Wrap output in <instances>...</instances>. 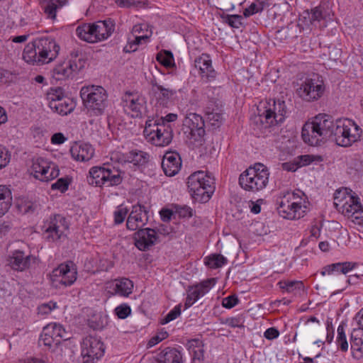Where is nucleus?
<instances>
[{
  "label": "nucleus",
  "mask_w": 363,
  "mask_h": 363,
  "mask_svg": "<svg viewBox=\"0 0 363 363\" xmlns=\"http://www.w3.org/2000/svg\"><path fill=\"white\" fill-rule=\"evenodd\" d=\"M260 13L257 7L256 6V4L253 2L247 8H246L243 11V16L245 18L250 17V16H252L255 13Z\"/></svg>",
  "instance_id": "nucleus-62"
},
{
  "label": "nucleus",
  "mask_w": 363,
  "mask_h": 363,
  "mask_svg": "<svg viewBox=\"0 0 363 363\" xmlns=\"http://www.w3.org/2000/svg\"><path fill=\"white\" fill-rule=\"evenodd\" d=\"M299 196L294 192H287L279 203L277 211L280 216L286 219H299L304 216L306 206H302L298 199Z\"/></svg>",
  "instance_id": "nucleus-14"
},
{
  "label": "nucleus",
  "mask_w": 363,
  "mask_h": 363,
  "mask_svg": "<svg viewBox=\"0 0 363 363\" xmlns=\"http://www.w3.org/2000/svg\"><path fill=\"white\" fill-rule=\"evenodd\" d=\"M296 158V161L300 165V167L308 165L313 162H320L323 160L321 156L318 155H303L298 156Z\"/></svg>",
  "instance_id": "nucleus-44"
},
{
  "label": "nucleus",
  "mask_w": 363,
  "mask_h": 363,
  "mask_svg": "<svg viewBox=\"0 0 363 363\" xmlns=\"http://www.w3.org/2000/svg\"><path fill=\"white\" fill-rule=\"evenodd\" d=\"M113 23L111 21H98L92 23H83L77 27L76 35L89 43L104 41L111 35Z\"/></svg>",
  "instance_id": "nucleus-8"
},
{
  "label": "nucleus",
  "mask_w": 363,
  "mask_h": 363,
  "mask_svg": "<svg viewBox=\"0 0 363 363\" xmlns=\"http://www.w3.org/2000/svg\"><path fill=\"white\" fill-rule=\"evenodd\" d=\"M324 91L322 82L315 79L306 78L298 84L296 94L306 101H316L321 97Z\"/></svg>",
  "instance_id": "nucleus-19"
},
{
  "label": "nucleus",
  "mask_w": 363,
  "mask_h": 363,
  "mask_svg": "<svg viewBox=\"0 0 363 363\" xmlns=\"http://www.w3.org/2000/svg\"><path fill=\"white\" fill-rule=\"evenodd\" d=\"M16 207L20 213L27 214L34 211L35 205L28 199L20 197L16 201Z\"/></svg>",
  "instance_id": "nucleus-38"
},
{
  "label": "nucleus",
  "mask_w": 363,
  "mask_h": 363,
  "mask_svg": "<svg viewBox=\"0 0 363 363\" xmlns=\"http://www.w3.org/2000/svg\"><path fill=\"white\" fill-rule=\"evenodd\" d=\"M123 110L133 118L141 117L144 108V99L137 94L126 92L121 99Z\"/></svg>",
  "instance_id": "nucleus-21"
},
{
  "label": "nucleus",
  "mask_w": 363,
  "mask_h": 363,
  "mask_svg": "<svg viewBox=\"0 0 363 363\" xmlns=\"http://www.w3.org/2000/svg\"><path fill=\"white\" fill-rule=\"evenodd\" d=\"M44 228L46 238L52 241H57L64 235L67 226L63 218L57 216L47 221Z\"/></svg>",
  "instance_id": "nucleus-23"
},
{
  "label": "nucleus",
  "mask_w": 363,
  "mask_h": 363,
  "mask_svg": "<svg viewBox=\"0 0 363 363\" xmlns=\"http://www.w3.org/2000/svg\"><path fill=\"white\" fill-rule=\"evenodd\" d=\"M131 308L128 303H121L115 308V315L120 319H125L131 314Z\"/></svg>",
  "instance_id": "nucleus-46"
},
{
  "label": "nucleus",
  "mask_w": 363,
  "mask_h": 363,
  "mask_svg": "<svg viewBox=\"0 0 363 363\" xmlns=\"http://www.w3.org/2000/svg\"><path fill=\"white\" fill-rule=\"evenodd\" d=\"M68 140V138L62 133H55L50 138V143L54 145H60L65 143Z\"/></svg>",
  "instance_id": "nucleus-53"
},
{
  "label": "nucleus",
  "mask_w": 363,
  "mask_h": 363,
  "mask_svg": "<svg viewBox=\"0 0 363 363\" xmlns=\"http://www.w3.org/2000/svg\"><path fill=\"white\" fill-rule=\"evenodd\" d=\"M362 340L361 338L351 337V349L353 351L360 352Z\"/></svg>",
  "instance_id": "nucleus-64"
},
{
  "label": "nucleus",
  "mask_w": 363,
  "mask_h": 363,
  "mask_svg": "<svg viewBox=\"0 0 363 363\" xmlns=\"http://www.w3.org/2000/svg\"><path fill=\"white\" fill-rule=\"evenodd\" d=\"M89 325L94 330L103 328L107 323V318L100 313H95L88 320Z\"/></svg>",
  "instance_id": "nucleus-42"
},
{
  "label": "nucleus",
  "mask_w": 363,
  "mask_h": 363,
  "mask_svg": "<svg viewBox=\"0 0 363 363\" xmlns=\"http://www.w3.org/2000/svg\"><path fill=\"white\" fill-rule=\"evenodd\" d=\"M177 213L181 218H190L193 216L192 209L187 206L177 207Z\"/></svg>",
  "instance_id": "nucleus-57"
},
{
  "label": "nucleus",
  "mask_w": 363,
  "mask_h": 363,
  "mask_svg": "<svg viewBox=\"0 0 363 363\" xmlns=\"http://www.w3.org/2000/svg\"><path fill=\"white\" fill-rule=\"evenodd\" d=\"M28 172L35 179L48 183L60 175V169L51 160L38 156L31 160Z\"/></svg>",
  "instance_id": "nucleus-10"
},
{
  "label": "nucleus",
  "mask_w": 363,
  "mask_h": 363,
  "mask_svg": "<svg viewBox=\"0 0 363 363\" xmlns=\"http://www.w3.org/2000/svg\"><path fill=\"white\" fill-rule=\"evenodd\" d=\"M329 128L331 137L329 139L335 140L336 144L342 147H349L357 141L362 135V128L352 120L345 118L334 122Z\"/></svg>",
  "instance_id": "nucleus-5"
},
{
  "label": "nucleus",
  "mask_w": 363,
  "mask_h": 363,
  "mask_svg": "<svg viewBox=\"0 0 363 363\" xmlns=\"http://www.w3.org/2000/svg\"><path fill=\"white\" fill-rule=\"evenodd\" d=\"M49 108L55 113L66 116L74 111L76 104L73 99L65 96L62 89H50L47 94Z\"/></svg>",
  "instance_id": "nucleus-15"
},
{
  "label": "nucleus",
  "mask_w": 363,
  "mask_h": 363,
  "mask_svg": "<svg viewBox=\"0 0 363 363\" xmlns=\"http://www.w3.org/2000/svg\"><path fill=\"white\" fill-rule=\"evenodd\" d=\"M168 337V333L166 331H162L158 333L157 335L152 337L148 343L147 345L151 347L155 346V345L158 344L162 340L166 339Z\"/></svg>",
  "instance_id": "nucleus-55"
},
{
  "label": "nucleus",
  "mask_w": 363,
  "mask_h": 363,
  "mask_svg": "<svg viewBox=\"0 0 363 363\" xmlns=\"http://www.w3.org/2000/svg\"><path fill=\"white\" fill-rule=\"evenodd\" d=\"M10 161V155L4 147H0V169L5 167Z\"/></svg>",
  "instance_id": "nucleus-56"
},
{
  "label": "nucleus",
  "mask_w": 363,
  "mask_h": 363,
  "mask_svg": "<svg viewBox=\"0 0 363 363\" xmlns=\"http://www.w3.org/2000/svg\"><path fill=\"white\" fill-rule=\"evenodd\" d=\"M32 135L36 140H42L45 138L46 133L45 130L42 127H34L32 130Z\"/></svg>",
  "instance_id": "nucleus-59"
},
{
  "label": "nucleus",
  "mask_w": 363,
  "mask_h": 363,
  "mask_svg": "<svg viewBox=\"0 0 363 363\" xmlns=\"http://www.w3.org/2000/svg\"><path fill=\"white\" fill-rule=\"evenodd\" d=\"M45 327H50V329H52L51 332V335L55 340V342L59 345L62 340H67L69 337L67 336V333L63 326L57 323H50L48 324Z\"/></svg>",
  "instance_id": "nucleus-36"
},
{
  "label": "nucleus",
  "mask_w": 363,
  "mask_h": 363,
  "mask_svg": "<svg viewBox=\"0 0 363 363\" xmlns=\"http://www.w3.org/2000/svg\"><path fill=\"white\" fill-rule=\"evenodd\" d=\"M267 104L268 106H263V111L258 108V116L255 118V122H260L264 128L282 123L286 113L285 101L278 99L272 100V104Z\"/></svg>",
  "instance_id": "nucleus-12"
},
{
  "label": "nucleus",
  "mask_w": 363,
  "mask_h": 363,
  "mask_svg": "<svg viewBox=\"0 0 363 363\" xmlns=\"http://www.w3.org/2000/svg\"><path fill=\"white\" fill-rule=\"evenodd\" d=\"M72 157L78 162H87L94 155V147L89 143H75L70 148Z\"/></svg>",
  "instance_id": "nucleus-27"
},
{
  "label": "nucleus",
  "mask_w": 363,
  "mask_h": 363,
  "mask_svg": "<svg viewBox=\"0 0 363 363\" xmlns=\"http://www.w3.org/2000/svg\"><path fill=\"white\" fill-rule=\"evenodd\" d=\"M12 200L11 189L5 185H0V217L9 211L12 205Z\"/></svg>",
  "instance_id": "nucleus-31"
},
{
  "label": "nucleus",
  "mask_w": 363,
  "mask_h": 363,
  "mask_svg": "<svg viewBox=\"0 0 363 363\" xmlns=\"http://www.w3.org/2000/svg\"><path fill=\"white\" fill-rule=\"evenodd\" d=\"M177 91L174 89L159 87V89L153 93L156 99V105L160 107H167L172 101L173 96Z\"/></svg>",
  "instance_id": "nucleus-30"
},
{
  "label": "nucleus",
  "mask_w": 363,
  "mask_h": 363,
  "mask_svg": "<svg viewBox=\"0 0 363 363\" xmlns=\"http://www.w3.org/2000/svg\"><path fill=\"white\" fill-rule=\"evenodd\" d=\"M133 283L128 278L115 279V295L128 297L132 294Z\"/></svg>",
  "instance_id": "nucleus-32"
},
{
  "label": "nucleus",
  "mask_w": 363,
  "mask_h": 363,
  "mask_svg": "<svg viewBox=\"0 0 363 363\" xmlns=\"http://www.w3.org/2000/svg\"><path fill=\"white\" fill-rule=\"evenodd\" d=\"M223 18L224 22L234 28H239L242 24L241 21L242 17L240 15H226Z\"/></svg>",
  "instance_id": "nucleus-48"
},
{
  "label": "nucleus",
  "mask_w": 363,
  "mask_h": 363,
  "mask_svg": "<svg viewBox=\"0 0 363 363\" xmlns=\"http://www.w3.org/2000/svg\"><path fill=\"white\" fill-rule=\"evenodd\" d=\"M195 66L199 69L202 77H206L209 81L215 79L216 72L212 67L209 55L203 54L196 58Z\"/></svg>",
  "instance_id": "nucleus-28"
},
{
  "label": "nucleus",
  "mask_w": 363,
  "mask_h": 363,
  "mask_svg": "<svg viewBox=\"0 0 363 363\" xmlns=\"http://www.w3.org/2000/svg\"><path fill=\"white\" fill-rule=\"evenodd\" d=\"M358 266L357 262H343L325 266L320 272L321 275L332 274L335 272L346 274Z\"/></svg>",
  "instance_id": "nucleus-29"
},
{
  "label": "nucleus",
  "mask_w": 363,
  "mask_h": 363,
  "mask_svg": "<svg viewBox=\"0 0 363 363\" xmlns=\"http://www.w3.org/2000/svg\"><path fill=\"white\" fill-rule=\"evenodd\" d=\"M227 262V259L221 255H211L206 258L205 264L210 268L221 267Z\"/></svg>",
  "instance_id": "nucleus-39"
},
{
  "label": "nucleus",
  "mask_w": 363,
  "mask_h": 363,
  "mask_svg": "<svg viewBox=\"0 0 363 363\" xmlns=\"http://www.w3.org/2000/svg\"><path fill=\"white\" fill-rule=\"evenodd\" d=\"M60 49V45L54 38H38L26 45L23 59L30 65L48 64L56 59Z\"/></svg>",
  "instance_id": "nucleus-1"
},
{
  "label": "nucleus",
  "mask_w": 363,
  "mask_h": 363,
  "mask_svg": "<svg viewBox=\"0 0 363 363\" xmlns=\"http://www.w3.org/2000/svg\"><path fill=\"white\" fill-rule=\"evenodd\" d=\"M334 205L345 216L359 225H363V208L359 198L352 195L347 188L338 189L334 194Z\"/></svg>",
  "instance_id": "nucleus-3"
},
{
  "label": "nucleus",
  "mask_w": 363,
  "mask_h": 363,
  "mask_svg": "<svg viewBox=\"0 0 363 363\" xmlns=\"http://www.w3.org/2000/svg\"><path fill=\"white\" fill-rule=\"evenodd\" d=\"M127 228L130 230H135L136 229L143 227L138 220H135L134 216L129 215L126 222Z\"/></svg>",
  "instance_id": "nucleus-60"
},
{
  "label": "nucleus",
  "mask_w": 363,
  "mask_h": 363,
  "mask_svg": "<svg viewBox=\"0 0 363 363\" xmlns=\"http://www.w3.org/2000/svg\"><path fill=\"white\" fill-rule=\"evenodd\" d=\"M279 285L281 289H286L287 292H292L295 289L300 290L303 288V283L297 281H279Z\"/></svg>",
  "instance_id": "nucleus-47"
},
{
  "label": "nucleus",
  "mask_w": 363,
  "mask_h": 363,
  "mask_svg": "<svg viewBox=\"0 0 363 363\" xmlns=\"http://www.w3.org/2000/svg\"><path fill=\"white\" fill-rule=\"evenodd\" d=\"M66 4L67 0H48L43 6V10L47 18L55 21L57 11Z\"/></svg>",
  "instance_id": "nucleus-33"
},
{
  "label": "nucleus",
  "mask_w": 363,
  "mask_h": 363,
  "mask_svg": "<svg viewBox=\"0 0 363 363\" xmlns=\"http://www.w3.org/2000/svg\"><path fill=\"white\" fill-rule=\"evenodd\" d=\"M77 275L74 264L68 262L55 268L50 275V280L54 287L62 288L73 284L77 279Z\"/></svg>",
  "instance_id": "nucleus-16"
},
{
  "label": "nucleus",
  "mask_w": 363,
  "mask_h": 363,
  "mask_svg": "<svg viewBox=\"0 0 363 363\" xmlns=\"http://www.w3.org/2000/svg\"><path fill=\"white\" fill-rule=\"evenodd\" d=\"M239 303V299L235 295L228 296L222 301V305L225 308H232Z\"/></svg>",
  "instance_id": "nucleus-54"
},
{
  "label": "nucleus",
  "mask_w": 363,
  "mask_h": 363,
  "mask_svg": "<svg viewBox=\"0 0 363 363\" xmlns=\"http://www.w3.org/2000/svg\"><path fill=\"white\" fill-rule=\"evenodd\" d=\"M281 166L283 169L287 172H295L300 168V165H298L296 158H294L293 161L282 163Z\"/></svg>",
  "instance_id": "nucleus-58"
},
{
  "label": "nucleus",
  "mask_w": 363,
  "mask_h": 363,
  "mask_svg": "<svg viewBox=\"0 0 363 363\" xmlns=\"http://www.w3.org/2000/svg\"><path fill=\"white\" fill-rule=\"evenodd\" d=\"M196 343V348L193 349L192 363H203L204 350L203 345H200L202 342L199 340H193L191 341V347L194 346L193 343Z\"/></svg>",
  "instance_id": "nucleus-41"
},
{
  "label": "nucleus",
  "mask_w": 363,
  "mask_h": 363,
  "mask_svg": "<svg viewBox=\"0 0 363 363\" xmlns=\"http://www.w3.org/2000/svg\"><path fill=\"white\" fill-rule=\"evenodd\" d=\"M206 115L207 120L211 126L218 128L221 125L223 117L218 105H216L215 107H211L210 106H207Z\"/></svg>",
  "instance_id": "nucleus-35"
},
{
  "label": "nucleus",
  "mask_w": 363,
  "mask_h": 363,
  "mask_svg": "<svg viewBox=\"0 0 363 363\" xmlns=\"http://www.w3.org/2000/svg\"><path fill=\"white\" fill-rule=\"evenodd\" d=\"M279 330L274 327L267 329L265 330V332L264 333V337L266 339L270 340L277 338L279 337Z\"/></svg>",
  "instance_id": "nucleus-61"
},
{
  "label": "nucleus",
  "mask_w": 363,
  "mask_h": 363,
  "mask_svg": "<svg viewBox=\"0 0 363 363\" xmlns=\"http://www.w3.org/2000/svg\"><path fill=\"white\" fill-rule=\"evenodd\" d=\"M332 119L327 115H319L311 122L306 123L301 130L303 140L311 146L319 145L331 137L329 128L332 126Z\"/></svg>",
  "instance_id": "nucleus-4"
},
{
  "label": "nucleus",
  "mask_w": 363,
  "mask_h": 363,
  "mask_svg": "<svg viewBox=\"0 0 363 363\" xmlns=\"http://www.w3.org/2000/svg\"><path fill=\"white\" fill-rule=\"evenodd\" d=\"M214 284V279H208L199 284L189 286L186 291L185 308H188L191 306L197 300L207 294Z\"/></svg>",
  "instance_id": "nucleus-22"
},
{
  "label": "nucleus",
  "mask_w": 363,
  "mask_h": 363,
  "mask_svg": "<svg viewBox=\"0 0 363 363\" xmlns=\"http://www.w3.org/2000/svg\"><path fill=\"white\" fill-rule=\"evenodd\" d=\"M105 347L99 338L94 335L85 337L81 343V357L83 363H94L104 356Z\"/></svg>",
  "instance_id": "nucleus-18"
},
{
  "label": "nucleus",
  "mask_w": 363,
  "mask_h": 363,
  "mask_svg": "<svg viewBox=\"0 0 363 363\" xmlns=\"http://www.w3.org/2000/svg\"><path fill=\"white\" fill-rule=\"evenodd\" d=\"M80 95L85 108L91 115L102 114L108 106L107 91L101 86H84Z\"/></svg>",
  "instance_id": "nucleus-9"
},
{
  "label": "nucleus",
  "mask_w": 363,
  "mask_h": 363,
  "mask_svg": "<svg viewBox=\"0 0 363 363\" xmlns=\"http://www.w3.org/2000/svg\"><path fill=\"white\" fill-rule=\"evenodd\" d=\"M183 129L189 143L194 147H199L205 141V123L203 118L195 113H189L183 121Z\"/></svg>",
  "instance_id": "nucleus-13"
},
{
  "label": "nucleus",
  "mask_w": 363,
  "mask_h": 363,
  "mask_svg": "<svg viewBox=\"0 0 363 363\" xmlns=\"http://www.w3.org/2000/svg\"><path fill=\"white\" fill-rule=\"evenodd\" d=\"M145 138L156 146L168 145L172 140L173 130L170 124L163 121H148L143 131Z\"/></svg>",
  "instance_id": "nucleus-11"
},
{
  "label": "nucleus",
  "mask_w": 363,
  "mask_h": 363,
  "mask_svg": "<svg viewBox=\"0 0 363 363\" xmlns=\"http://www.w3.org/2000/svg\"><path fill=\"white\" fill-rule=\"evenodd\" d=\"M301 21L307 26L311 25H314L312 21V17L311 16L310 11L308 10H306L301 14Z\"/></svg>",
  "instance_id": "nucleus-63"
},
{
  "label": "nucleus",
  "mask_w": 363,
  "mask_h": 363,
  "mask_svg": "<svg viewBox=\"0 0 363 363\" xmlns=\"http://www.w3.org/2000/svg\"><path fill=\"white\" fill-rule=\"evenodd\" d=\"M156 60L165 67L170 68L174 66V59L171 51L162 50L157 54Z\"/></svg>",
  "instance_id": "nucleus-40"
},
{
  "label": "nucleus",
  "mask_w": 363,
  "mask_h": 363,
  "mask_svg": "<svg viewBox=\"0 0 363 363\" xmlns=\"http://www.w3.org/2000/svg\"><path fill=\"white\" fill-rule=\"evenodd\" d=\"M72 182V179L68 177H62L58 179L55 183L52 184L51 189L52 190H57L61 193H65L69 189Z\"/></svg>",
  "instance_id": "nucleus-45"
},
{
  "label": "nucleus",
  "mask_w": 363,
  "mask_h": 363,
  "mask_svg": "<svg viewBox=\"0 0 363 363\" xmlns=\"http://www.w3.org/2000/svg\"><path fill=\"white\" fill-rule=\"evenodd\" d=\"M159 363H183L182 353L176 348L167 347L161 352Z\"/></svg>",
  "instance_id": "nucleus-34"
},
{
  "label": "nucleus",
  "mask_w": 363,
  "mask_h": 363,
  "mask_svg": "<svg viewBox=\"0 0 363 363\" xmlns=\"http://www.w3.org/2000/svg\"><path fill=\"white\" fill-rule=\"evenodd\" d=\"M32 257L21 250H14L8 255L7 264L13 270L24 271L30 266Z\"/></svg>",
  "instance_id": "nucleus-25"
},
{
  "label": "nucleus",
  "mask_w": 363,
  "mask_h": 363,
  "mask_svg": "<svg viewBox=\"0 0 363 363\" xmlns=\"http://www.w3.org/2000/svg\"><path fill=\"white\" fill-rule=\"evenodd\" d=\"M269 176L268 168L262 163H256L240 175L239 184L245 191L257 192L267 186Z\"/></svg>",
  "instance_id": "nucleus-7"
},
{
  "label": "nucleus",
  "mask_w": 363,
  "mask_h": 363,
  "mask_svg": "<svg viewBox=\"0 0 363 363\" xmlns=\"http://www.w3.org/2000/svg\"><path fill=\"white\" fill-rule=\"evenodd\" d=\"M57 308V303L54 301H50L47 303L41 304L38 308V313L40 315H48L54 309Z\"/></svg>",
  "instance_id": "nucleus-50"
},
{
  "label": "nucleus",
  "mask_w": 363,
  "mask_h": 363,
  "mask_svg": "<svg viewBox=\"0 0 363 363\" xmlns=\"http://www.w3.org/2000/svg\"><path fill=\"white\" fill-rule=\"evenodd\" d=\"M309 11L311 13V16L312 17V21L314 23V25H315L316 23H319L324 18L323 10L320 6H316Z\"/></svg>",
  "instance_id": "nucleus-52"
},
{
  "label": "nucleus",
  "mask_w": 363,
  "mask_h": 363,
  "mask_svg": "<svg viewBox=\"0 0 363 363\" xmlns=\"http://www.w3.org/2000/svg\"><path fill=\"white\" fill-rule=\"evenodd\" d=\"M182 167V160L176 152H167L164 155L162 167L164 174L168 177L177 174Z\"/></svg>",
  "instance_id": "nucleus-26"
},
{
  "label": "nucleus",
  "mask_w": 363,
  "mask_h": 363,
  "mask_svg": "<svg viewBox=\"0 0 363 363\" xmlns=\"http://www.w3.org/2000/svg\"><path fill=\"white\" fill-rule=\"evenodd\" d=\"M130 215L134 216L135 220H138L141 225L144 226L148 221V211L144 206H133Z\"/></svg>",
  "instance_id": "nucleus-37"
},
{
  "label": "nucleus",
  "mask_w": 363,
  "mask_h": 363,
  "mask_svg": "<svg viewBox=\"0 0 363 363\" xmlns=\"http://www.w3.org/2000/svg\"><path fill=\"white\" fill-rule=\"evenodd\" d=\"M113 179L112 167L106 164L91 167L87 177L89 184L96 186H111Z\"/></svg>",
  "instance_id": "nucleus-20"
},
{
  "label": "nucleus",
  "mask_w": 363,
  "mask_h": 363,
  "mask_svg": "<svg viewBox=\"0 0 363 363\" xmlns=\"http://www.w3.org/2000/svg\"><path fill=\"white\" fill-rule=\"evenodd\" d=\"M187 186L195 201L206 203L214 192V179L203 171L196 172L188 177Z\"/></svg>",
  "instance_id": "nucleus-6"
},
{
  "label": "nucleus",
  "mask_w": 363,
  "mask_h": 363,
  "mask_svg": "<svg viewBox=\"0 0 363 363\" xmlns=\"http://www.w3.org/2000/svg\"><path fill=\"white\" fill-rule=\"evenodd\" d=\"M128 209L122 206L118 207V209L115 211V224H119L123 222L127 214Z\"/></svg>",
  "instance_id": "nucleus-51"
},
{
  "label": "nucleus",
  "mask_w": 363,
  "mask_h": 363,
  "mask_svg": "<svg viewBox=\"0 0 363 363\" xmlns=\"http://www.w3.org/2000/svg\"><path fill=\"white\" fill-rule=\"evenodd\" d=\"M157 238L155 229L141 228L135 234V245L140 250L145 251L155 245Z\"/></svg>",
  "instance_id": "nucleus-24"
},
{
  "label": "nucleus",
  "mask_w": 363,
  "mask_h": 363,
  "mask_svg": "<svg viewBox=\"0 0 363 363\" xmlns=\"http://www.w3.org/2000/svg\"><path fill=\"white\" fill-rule=\"evenodd\" d=\"M150 159L147 152L138 149H130L126 145L118 146L115 150V171L118 174H115V186L122 182L123 178L125 175L126 167L129 164L140 167L145 165Z\"/></svg>",
  "instance_id": "nucleus-2"
},
{
  "label": "nucleus",
  "mask_w": 363,
  "mask_h": 363,
  "mask_svg": "<svg viewBox=\"0 0 363 363\" xmlns=\"http://www.w3.org/2000/svg\"><path fill=\"white\" fill-rule=\"evenodd\" d=\"M86 65L84 58L78 54H71L67 60L55 66L53 74L57 79L73 77Z\"/></svg>",
  "instance_id": "nucleus-17"
},
{
  "label": "nucleus",
  "mask_w": 363,
  "mask_h": 363,
  "mask_svg": "<svg viewBox=\"0 0 363 363\" xmlns=\"http://www.w3.org/2000/svg\"><path fill=\"white\" fill-rule=\"evenodd\" d=\"M50 327H44L43 332L40 335V342L45 346L49 347H52L57 345V343L55 342V340L51 335V332L52 329H50Z\"/></svg>",
  "instance_id": "nucleus-43"
},
{
  "label": "nucleus",
  "mask_w": 363,
  "mask_h": 363,
  "mask_svg": "<svg viewBox=\"0 0 363 363\" xmlns=\"http://www.w3.org/2000/svg\"><path fill=\"white\" fill-rule=\"evenodd\" d=\"M181 314V306L177 305L172 309L167 315L160 321L162 325L168 323L169 322L175 320Z\"/></svg>",
  "instance_id": "nucleus-49"
}]
</instances>
